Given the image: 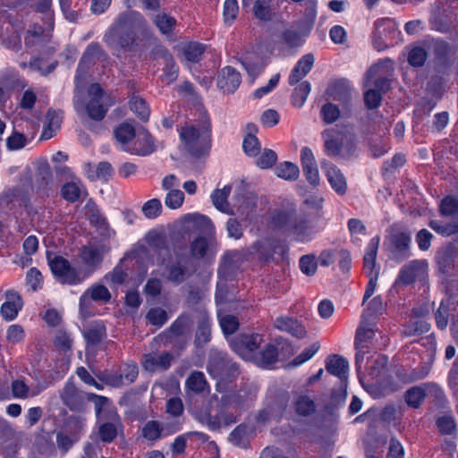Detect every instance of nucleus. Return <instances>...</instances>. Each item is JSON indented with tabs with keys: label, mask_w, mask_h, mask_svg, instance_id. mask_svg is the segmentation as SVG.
<instances>
[{
	"label": "nucleus",
	"mask_w": 458,
	"mask_h": 458,
	"mask_svg": "<svg viewBox=\"0 0 458 458\" xmlns=\"http://www.w3.org/2000/svg\"><path fill=\"white\" fill-rule=\"evenodd\" d=\"M147 30L148 22L140 13L126 11L114 18L103 40L115 52H129L137 47V32Z\"/></svg>",
	"instance_id": "nucleus-1"
},
{
	"label": "nucleus",
	"mask_w": 458,
	"mask_h": 458,
	"mask_svg": "<svg viewBox=\"0 0 458 458\" xmlns=\"http://www.w3.org/2000/svg\"><path fill=\"white\" fill-rule=\"evenodd\" d=\"M276 227L283 229L289 236L299 242L312 241L317 232L309 225L304 214H299L296 209L280 210L272 217Z\"/></svg>",
	"instance_id": "nucleus-2"
},
{
	"label": "nucleus",
	"mask_w": 458,
	"mask_h": 458,
	"mask_svg": "<svg viewBox=\"0 0 458 458\" xmlns=\"http://www.w3.org/2000/svg\"><path fill=\"white\" fill-rule=\"evenodd\" d=\"M211 127L208 114H200L199 125H186L181 129L180 139L185 149L192 156L199 157L210 148Z\"/></svg>",
	"instance_id": "nucleus-3"
},
{
	"label": "nucleus",
	"mask_w": 458,
	"mask_h": 458,
	"mask_svg": "<svg viewBox=\"0 0 458 458\" xmlns=\"http://www.w3.org/2000/svg\"><path fill=\"white\" fill-rule=\"evenodd\" d=\"M149 250L145 246H140L135 250V256L142 259L148 257V265L164 266L171 259L169 243L164 233L151 232L146 236Z\"/></svg>",
	"instance_id": "nucleus-4"
},
{
	"label": "nucleus",
	"mask_w": 458,
	"mask_h": 458,
	"mask_svg": "<svg viewBox=\"0 0 458 458\" xmlns=\"http://www.w3.org/2000/svg\"><path fill=\"white\" fill-rule=\"evenodd\" d=\"M325 151L330 157H349L353 155L352 142L336 129H327L323 132Z\"/></svg>",
	"instance_id": "nucleus-5"
},
{
	"label": "nucleus",
	"mask_w": 458,
	"mask_h": 458,
	"mask_svg": "<svg viewBox=\"0 0 458 458\" xmlns=\"http://www.w3.org/2000/svg\"><path fill=\"white\" fill-rule=\"evenodd\" d=\"M375 29L373 46L377 51L394 46L401 35L397 23L390 18H382L376 21Z\"/></svg>",
	"instance_id": "nucleus-6"
},
{
	"label": "nucleus",
	"mask_w": 458,
	"mask_h": 458,
	"mask_svg": "<svg viewBox=\"0 0 458 458\" xmlns=\"http://www.w3.org/2000/svg\"><path fill=\"white\" fill-rule=\"evenodd\" d=\"M392 71L393 63L390 59L378 61L367 72L365 86L373 84L372 89H376L381 94L386 92L390 88V81L387 77Z\"/></svg>",
	"instance_id": "nucleus-7"
},
{
	"label": "nucleus",
	"mask_w": 458,
	"mask_h": 458,
	"mask_svg": "<svg viewBox=\"0 0 458 458\" xmlns=\"http://www.w3.org/2000/svg\"><path fill=\"white\" fill-rule=\"evenodd\" d=\"M240 254L236 251L226 252L220 262L218 267L219 282L217 283L216 292V302H222L225 299V290L224 289L225 282L230 279L239 267Z\"/></svg>",
	"instance_id": "nucleus-8"
},
{
	"label": "nucleus",
	"mask_w": 458,
	"mask_h": 458,
	"mask_svg": "<svg viewBox=\"0 0 458 458\" xmlns=\"http://www.w3.org/2000/svg\"><path fill=\"white\" fill-rule=\"evenodd\" d=\"M48 264L53 275L61 284L76 285L85 279L77 268L72 267L70 262L61 256L49 259Z\"/></svg>",
	"instance_id": "nucleus-9"
},
{
	"label": "nucleus",
	"mask_w": 458,
	"mask_h": 458,
	"mask_svg": "<svg viewBox=\"0 0 458 458\" xmlns=\"http://www.w3.org/2000/svg\"><path fill=\"white\" fill-rule=\"evenodd\" d=\"M264 342L259 334L244 335L230 340L231 349L244 360H252L260 344Z\"/></svg>",
	"instance_id": "nucleus-10"
},
{
	"label": "nucleus",
	"mask_w": 458,
	"mask_h": 458,
	"mask_svg": "<svg viewBox=\"0 0 458 458\" xmlns=\"http://www.w3.org/2000/svg\"><path fill=\"white\" fill-rule=\"evenodd\" d=\"M249 402V396L244 392H231L221 398V416L223 427H228L237 421V415L227 411V409H242Z\"/></svg>",
	"instance_id": "nucleus-11"
},
{
	"label": "nucleus",
	"mask_w": 458,
	"mask_h": 458,
	"mask_svg": "<svg viewBox=\"0 0 458 458\" xmlns=\"http://www.w3.org/2000/svg\"><path fill=\"white\" fill-rule=\"evenodd\" d=\"M207 369L213 377H224L225 375L234 377L238 374L236 363L233 362L227 354L222 352H215L210 354Z\"/></svg>",
	"instance_id": "nucleus-12"
},
{
	"label": "nucleus",
	"mask_w": 458,
	"mask_h": 458,
	"mask_svg": "<svg viewBox=\"0 0 458 458\" xmlns=\"http://www.w3.org/2000/svg\"><path fill=\"white\" fill-rule=\"evenodd\" d=\"M104 54L101 47L98 43H90L84 51L76 70L75 85L76 89L86 79L87 73L98 60Z\"/></svg>",
	"instance_id": "nucleus-13"
},
{
	"label": "nucleus",
	"mask_w": 458,
	"mask_h": 458,
	"mask_svg": "<svg viewBox=\"0 0 458 458\" xmlns=\"http://www.w3.org/2000/svg\"><path fill=\"white\" fill-rule=\"evenodd\" d=\"M60 398L71 411L81 412L86 407L88 394L79 390L72 380H68L60 392Z\"/></svg>",
	"instance_id": "nucleus-14"
},
{
	"label": "nucleus",
	"mask_w": 458,
	"mask_h": 458,
	"mask_svg": "<svg viewBox=\"0 0 458 458\" xmlns=\"http://www.w3.org/2000/svg\"><path fill=\"white\" fill-rule=\"evenodd\" d=\"M427 268L428 263L426 260H411L402 267L395 284L403 285L411 284L416 280L424 278L427 274Z\"/></svg>",
	"instance_id": "nucleus-15"
},
{
	"label": "nucleus",
	"mask_w": 458,
	"mask_h": 458,
	"mask_svg": "<svg viewBox=\"0 0 458 458\" xmlns=\"http://www.w3.org/2000/svg\"><path fill=\"white\" fill-rule=\"evenodd\" d=\"M390 250L397 260H404L411 255V233L405 231L393 230L388 237Z\"/></svg>",
	"instance_id": "nucleus-16"
},
{
	"label": "nucleus",
	"mask_w": 458,
	"mask_h": 458,
	"mask_svg": "<svg viewBox=\"0 0 458 458\" xmlns=\"http://www.w3.org/2000/svg\"><path fill=\"white\" fill-rule=\"evenodd\" d=\"M107 250L108 248L105 243L92 242L82 247L80 256L83 264L93 271L101 265Z\"/></svg>",
	"instance_id": "nucleus-17"
},
{
	"label": "nucleus",
	"mask_w": 458,
	"mask_h": 458,
	"mask_svg": "<svg viewBox=\"0 0 458 458\" xmlns=\"http://www.w3.org/2000/svg\"><path fill=\"white\" fill-rule=\"evenodd\" d=\"M88 93L89 97L86 106L88 115L97 121L102 120L107 112V107L103 104V89L98 83H94L89 88Z\"/></svg>",
	"instance_id": "nucleus-18"
},
{
	"label": "nucleus",
	"mask_w": 458,
	"mask_h": 458,
	"mask_svg": "<svg viewBox=\"0 0 458 458\" xmlns=\"http://www.w3.org/2000/svg\"><path fill=\"white\" fill-rule=\"evenodd\" d=\"M111 300L109 290L103 284H95L88 288L80 298V310L83 315L89 313V308L90 302L106 303Z\"/></svg>",
	"instance_id": "nucleus-19"
},
{
	"label": "nucleus",
	"mask_w": 458,
	"mask_h": 458,
	"mask_svg": "<svg viewBox=\"0 0 458 458\" xmlns=\"http://www.w3.org/2000/svg\"><path fill=\"white\" fill-rule=\"evenodd\" d=\"M155 140L143 127L137 131V136L132 140L131 148H126V152L136 156H148L156 150Z\"/></svg>",
	"instance_id": "nucleus-20"
},
{
	"label": "nucleus",
	"mask_w": 458,
	"mask_h": 458,
	"mask_svg": "<svg viewBox=\"0 0 458 458\" xmlns=\"http://www.w3.org/2000/svg\"><path fill=\"white\" fill-rule=\"evenodd\" d=\"M217 250V242L213 237L199 236L190 244L191 255L197 259L214 258Z\"/></svg>",
	"instance_id": "nucleus-21"
},
{
	"label": "nucleus",
	"mask_w": 458,
	"mask_h": 458,
	"mask_svg": "<svg viewBox=\"0 0 458 458\" xmlns=\"http://www.w3.org/2000/svg\"><path fill=\"white\" fill-rule=\"evenodd\" d=\"M301 163L303 174L308 182L317 187L320 183L318 164L312 150L309 147H303L301 150Z\"/></svg>",
	"instance_id": "nucleus-22"
},
{
	"label": "nucleus",
	"mask_w": 458,
	"mask_h": 458,
	"mask_svg": "<svg viewBox=\"0 0 458 458\" xmlns=\"http://www.w3.org/2000/svg\"><path fill=\"white\" fill-rule=\"evenodd\" d=\"M428 393H435L438 395L441 390L435 383H424L408 389L404 399L409 406L417 409L421 405Z\"/></svg>",
	"instance_id": "nucleus-23"
},
{
	"label": "nucleus",
	"mask_w": 458,
	"mask_h": 458,
	"mask_svg": "<svg viewBox=\"0 0 458 458\" xmlns=\"http://www.w3.org/2000/svg\"><path fill=\"white\" fill-rule=\"evenodd\" d=\"M321 168L332 189L339 195L345 194L347 191V182L341 170L327 160L321 161Z\"/></svg>",
	"instance_id": "nucleus-24"
},
{
	"label": "nucleus",
	"mask_w": 458,
	"mask_h": 458,
	"mask_svg": "<svg viewBox=\"0 0 458 458\" xmlns=\"http://www.w3.org/2000/svg\"><path fill=\"white\" fill-rule=\"evenodd\" d=\"M175 257V260H172L171 258L163 267H165L167 271V280L178 285L186 280V278L190 276V273L184 259L179 256L176 250Z\"/></svg>",
	"instance_id": "nucleus-25"
},
{
	"label": "nucleus",
	"mask_w": 458,
	"mask_h": 458,
	"mask_svg": "<svg viewBox=\"0 0 458 458\" xmlns=\"http://www.w3.org/2000/svg\"><path fill=\"white\" fill-rule=\"evenodd\" d=\"M194 318L198 324L194 343L197 347H203L211 339L210 318L205 310H199L195 312Z\"/></svg>",
	"instance_id": "nucleus-26"
},
{
	"label": "nucleus",
	"mask_w": 458,
	"mask_h": 458,
	"mask_svg": "<svg viewBox=\"0 0 458 458\" xmlns=\"http://www.w3.org/2000/svg\"><path fill=\"white\" fill-rule=\"evenodd\" d=\"M47 385L37 383L28 385L23 379L13 380L11 384L13 396L18 399H30L39 395L46 388Z\"/></svg>",
	"instance_id": "nucleus-27"
},
{
	"label": "nucleus",
	"mask_w": 458,
	"mask_h": 458,
	"mask_svg": "<svg viewBox=\"0 0 458 458\" xmlns=\"http://www.w3.org/2000/svg\"><path fill=\"white\" fill-rule=\"evenodd\" d=\"M172 359L173 357L169 352L160 354L151 352L143 356L141 363L145 370L154 372L167 369L171 365Z\"/></svg>",
	"instance_id": "nucleus-28"
},
{
	"label": "nucleus",
	"mask_w": 458,
	"mask_h": 458,
	"mask_svg": "<svg viewBox=\"0 0 458 458\" xmlns=\"http://www.w3.org/2000/svg\"><path fill=\"white\" fill-rule=\"evenodd\" d=\"M380 242V237L378 235L374 236L370 239L366 251L363 257L364 261V271L368 277H370L372 275L379 276V267H376V259L377 254V250Z\"/></svg>",
	"instance_id": "nucleus-29"
},
{
	"label": "nucleus",
	"mask_w": 458,
	"mask_h": 458,
	"mask_svg": "<svg viewBox=\"0 0 458 458\" xmlns=\"http://www.w3.org/2000/svg\"><path fill=\"white\" fill-rule=\"evenodd\" d=\"M242 77L239 72L231 66L222 69L218 80L217 86L225 92H234L241 84Z\"/></svg>",
	"instance_id": "nucleus-30"
},
{
	"label": "nucleus",
	"mask_w": 458,
	"mask_h": 458,
	"mask_svg": "<svg viewBox=\"0 0 458 458\" xmlns=\"http://www.w3.org/2000/svg\"><path fill=\"white\" fill-rule=\"evenodd\" d=\"M22 308L21 296L14 291L6 292V300L2 304L0 314L6 321L13 320Z\"/></svg>",
	"instance_id": "nucleus-31"
},
{
	"label": "nucleus",
	"mask_w": 458,
	"mask_h": 458,
	"mask_svg": "<svg viewBox=\"0 0 458 458\" xmlns=\"http://www.w3.org/2000/svg\"><path fill=\"white\" fill-rule=\"evenodd\" d=\"M314 55L307 54L303 55L294 65L289 75V84L293 86L302 80L311 70L314 64Z\"/></svg>",
	"instance_id": "nucleus-32"
},
{
	"label": "nucleus",
	"mask_w": 458,
	"mask_h": 458,
	"mask_svg": "<svg viewBox=\"0 0 458 458\" xmlns=\"http://www.w3.org/2000/svg\"><path fill=\"white\" fill-rule=\"evenodd\" d=\"M99 426L98 434L103 442L110 443L117 436V427L120 424V419L115 411H111V416Z\"/></svg>",
	"instance_id": "nucleus-33"
},
{
	"label": "nucleus",
	"mask_w": 458,
	"mask_h": 458,
	"mask_svg": "<svg viewBox=\"0 0 458 458\" xmlns=\"http://www.w3.org/2000/svg\"><path fill=\"white\" fill-rule=\"evenodd\" d=\"M375 326L367 321L366 314L361 315V321L360 327L357 328L355 335V348H367V343H369L375 335Z\"/></svg>",
	"instance_id": "nucleus-34"
},
{
	"label": "nucleus",
	"mask_w": 458,
	"mask_h": 458,
	"mask_svg": "<svg viewBox=\"0 0 458 458\" xmlns=\"http://www.w3.org/2000/svg\"><path fill=\"white\" fill-rule=\"evenodd\" d=\"M275 327L284 332H287L293 336L301 339L306 336L304 327L297 320L289 317H279L275 320Z\"/></svg>",
	"instance_id": "nucleus-35"
},
{
	"label": "nucleus",
	"mask_w": 458,
	"mask_h": 458,
	"mask_svg": "<svg viewBox=\"0 0 458 458\" xmlns=\"http://www.w3.org/2000/svg\"><path fill=\"white\" fill-rule=\"evenodd\" d=\"M326 369L329 374L344 380L348 377L349 362L342 356L331 355L326 360Z\"/></svg>",
	"instance_id": "nucleus-36"
},
{
	"label": "nucleus",
	"mask_w": 458,
	"mask_h": 458,
	"mask_svg": "<svg viewBox=\"0 0 458 458\" xmlns=\"http://www.w3.org/2000/svg\"><path fill=\"white\" fill-rule=\"evenodd\" d=\"M63 121V114L60 111L48 110L43 125L41 139L49 140L53 138L60 129Z\"/></svg>",
	"instance_id": "nucleus-37"
},
{
	"label": "nucleus",
	"mask_w": 458,
	"mask_h": 458,
	"mask_svg": "<svg viewBox=\"0 0 458 458\" xmlns=\"http://www.w3.org/2000/svg\"><path fill=\"white\" fill-rule=\"evenodd\" d=\"M114 134L121 149L126 152V148H131L132 140L136 138L137 131L132 124L123 123L114 129Z\"/></svg>",
	"instance_id": "nucleus-38"
},
{
	"label": "nucleus",
	"mask_w": 458,
	"mask_h": 458,
	"mask_svg": "<svg viewBox=\"0 0 458 458\" xmlns=\"http://www.w3.org/2000/svg\"><path fill=\"white\" fill-rule=\"evenodd\" d=\"M267 245H273V238H266L256 242L250 247V253L256 257L260 262L268 263L273 261V251L272 248H268Z\"/></svg>",
	"instance_id": "nucleus-39"
},
{
	"label": "nucleus",
	"mask_w": 458,
	"mask_h": 458,
	"mask_svg": "<svg viewBox=\"0 0 458 458\" xmlns=\"http://www.w3.org/2000/svg\"><path fill=\"white\" fill-rule=\"evenodd\" d=\"M231 190L230 185H225L222 189L213 191L210 196L215 208L225 214H233V210L227 200L231 193Z\"/></svg>",
	"instance_id": "nucleus-40"
},
{
	"label": "nucleus",
	"mask_w": 458,
	"mask_h": 458,
	"mask_svg": "<svg viewBox=\"0 0 458 458\" xmlns=\"http://www.w3.org/2000/svg\"><path fill=\"white\" fill-rule=\"evenodd\" d=\"M277 349L274 344H267L254 356L252 361L259 367L268 369L277 361Z\"/></svg>",
	"instance_id": "nucleus-41"
},
{
	"label": "nucleus",
	"mask_w": 458,
	"mask_h": 458,
	"mask_svg": "<svg viewBox=\"0 0 458 458\" xmlns=\"http://www.w3.org/2000/svg\"><path fill=\"white\" fill-rule=\"evenodd\" d=\"M31 7L42 14V21L49 30L54 29L55 15L52 9V0H32Z\"/></svg>",
	"instance_id": "nucleus-42"
},
{
	"label": "nucleus",
	"mask_w": 458,
	"mask_h": 458,
	"mask_svg": "<svg viewBox=\"0 0 458 458\" xmlns=\"http://www.w3.org/2000/svg\"><path fill=\"white\" fill-rule=\"evenodd\" d=\"M91 168L92 166L90 164H87L85 165V173L87 177L91 181L98 179L106 182L113 176L114 174V169L111 164L106 161L100 162L95 171H91Z\"/></svg>",
	"instance_id": "nucleus-43"
},
{
	"label": "nucleus",
	"mask_w": 458,
	"mask_h": 458,
	"mask_svg": "<svg viewBox=\"0 0 458 458\" xmlns=\"http://www.w3.org/2000/svg\"><path fill=\"white\" fill-rule=\"evenodd\" d=\"M88 401L94 402L96 415L98 420H106L111 416V411H114L110 407V400L105 396L89 394H88Z\"/></svg>",
	"instance_id": "nucleus-44"
},
{
	"label": "nucleus",
	"mask_w": 458,
	"mask_h": 458,
	"mask_svg": "<svg viewBox=\"0 0 458 458\" xmlns=\"http://www.w3.org/2000/svg\"><path fill=\"white\" fill-rule=\"evenodd\" d=\"M234 200L242 210L253 208L257 204V195L247 191L244 186H239L235 191Z\"/></svg>",
	"instance_id": "nucleus-45"
},
{
	"label": "nucleus",
	"mask_w": 458,
	"mask_h": 458,
	"mask_svg": "<svg viewBox=\"0 0 458 458\" xmlns=\"http://www.w3.org/2000/svg\"><path fill=\"white\" fill-rule=\"evenodd\" d=\"M195 312L193 314L183 313L180 315L169 327L168 332L172 335L180 336L189 329L193 323Z\"/></svg>",
	"instance_id": "nucleus-46"
},
{
	"label": "nucleus",
	"mask_w": 458,
	"mask_h": 458,
	"mask_svg": "<svg viewBox=\"0 0 458 458\" xmlns=\"http://www.w3.org/2000/svg\"><path fill=\"white\" fill-rule=\"evenodd\" d=\"M208 382L201 371H193L185 381V388L196 394L203 393L208 388Z\"/></svg>",
	"instance_id": "nucleus-47"
},
{
	"label": "nucleus",
	"mask_w": 458,
	"mask_h": 458,
	"mask_svg": "<svg viewBox=\"0 0 458 458\" xmlns=\"http://www.w3.org/2000/svg\"><path fill=\"white\" fill-rule=\"evenodd\" d=\"M84 191L85 189L80 181L66 182L61 188L62 197L72 203L79 200Z\"/></svg>",
	"instance_id": "nucleus-48"
},
{
	"label": "nucleus",
	"mask_w": 458,
	"mask_h": 458,
	"mask_svg": "<svg viewBox=\"0 0 458 458\" xmlns=\"http://www.w3.org/2000/svg\"><path fill=\"white\" fill-rule=\"evenodd\" d=\"M83 335L88 344H97L105 337L106 327L102 322L96 321L83 331Z\"/></svg>",
	"instance_id": "nucleus-49"
},
{
	"label": "nucleus",
	"mask_w": 458,
	"mask_h": 458,
	"mask_svg": "<svg viewBox=\"0 0 458 458\" xmlns=\"http://www.w3.org/2000/svg\"><path fill=\"white\" fill-rule=\"evenodd\" d=\"M276 174L284 180L293 182L299 178L300 169L294 163L285 161L276 168Z\"/></svg>",
	"instance_id": "nucleus-50"
},
{
	"label": "nucleus",
	"mask_w": 458,
	"mask_h": 458,
	"mask_svg": "<svg viewBox=\"0 0 458 458\" xmlns=\"http://www.w3.org/2000/svg\"><path fill=\"white\" fill-rule=\"evenodd\" d=\"M154 24L163 35L170 36L172 35L177 21L175 18L167 13H158L154 19Z\"/></svg>",
	"instance_id": "nucleus-51"
},
{
	"label": "nucleus",
	"mask_w": 458,
	"mask_h": 458,
	"mask_svg": "<svg viewBox=\"0 0 458 458\" xmlns=\"http://www.w3.org/2000/svg\"><path fill=\"white\" fill-rule=\"evenodd\" d=\"M139 374L138 366L135 362L130 361L123 365L116 386L123 384H131L135 381Z\"/></svg>",
	"instance_id": "nucleus-52"
},
{
	"label": "nucleus",
	"mask_w": 458,
	"mask_h": 458,
	"mask_svg": "<svg viewBox=\"0 0 458 458\" xmlns=\"http://www.w3.org/2000/svg\"><path fill=\"white\" fill-rule=\"evenodd\" d=\"M131 110L143 122L149 118L150 110L146 101L137 95H133L129 101Z\"/></svg>",
	"instance_id": "nucleus-53"
},
{
	"label": "nucleus",
	"mask_w": 458,
	"mask_h": 458,
	"mask_svg": "<svg viewBox=\"0 0 458 458\" xmlns=\"http://www.w3.org/2000/svg\"><path fill=\"white\" fill-rule=\"evenodd\" d=\"M255 17L262 21H270L273 15L269 0H256L253 5Z\"/></svg>",
	"instance_id": "nucleus-54"
},
{
	"label": "nucleus",
	"mask_w": 458,
	"mask_h": 458,
	"mask_svg": "<svg viewBox=\"0 0 458 458\" xmlns=\"http://www.w3.org/2000/svg\"><path fill=\"white\" fill-rule=\"evenodd\" d=\"M325 199L321 194L311 193L304 197L302 200V206L311 213L319 215L323 208Z\"/></svg>",
	"instance_id": "nucleus-55"
},
{
	"label": "nucleus",
	"mask_w": 458,
	"mask_h": 458,
	"mask_svg": "<svg viewBox=\"0 0 458 458\" xmlns=\"http://www.w3.org/2000/svg\"><path fill=\"white\" fill-rule=\"evenodd\" d=\"M310 89V83L307 81L296 87L292 94V103L293 106L297 107L302 106L308 98Z\"/></svg>",
	"instance_id": "nucleus-56"
},
{
	"label": "nucleus",
	"mask_w": 458,
	"mask_h": 458,
	"mask_svg": "<svg viewBox=\"0 0 458 458\" xmlns=\"http://www.w3.org/2000/svg\"><path fill=\"white\" fill-rule=\"evenodd\" d=\"M30 141L23 133L14 130L6 139V148L9 151H17L26 147Z\"/></svg>",
	"instance_id": "nucleus-57"
},
{
	"label": "nucleus",
	"mask_w": 458,
	"mask_h": 458,
	"mask_svg": "<svg viewBox=\"0 0 458 458\" xmlns=\"http://www.w3.org/2000/svg\"><path fill=\"white\" fill-rule=\"evenodd\" d=\"M229 442L239 447H246L248 443V430L244 424L238 425L229 435Z\"/></svg>",
	"instance_id": "nucleus-58"
},
{
	"label": "nucleus",
	"mask_w": 458,
	"mask_h": 458,
	"mask_svg": "<svg viewBox=\"0 0 458 458\" xmlns=\"http://www.w3.org/2000/svg\"><path fill=\"white\" fill-rule=\"evenodd\" d=\"M162 210V203L156 198L146 201L141 208L144 216L148 219H156L161 215Z\"/></svg>",
	"instance_id": "nucleus-59"
},
{
	"label": "nucleus",
	"mask_w": 458,
	"mask_h": 458,
	"mask_svg": "<svg viewBox=\"0 0 458 458\" xmlns=\"http://www.w3.org/2000/svg\"><path fill=\"white\" fill-rule=\"evenodd\" d=\"M428 58L426 49L420 46H414L408 54V62L413 67L422 66Z\"/></svg>",
	"instance_id": "nucleus-60"
},
{
	"label": "nucleus",
	"mask_w": 458,
	"mask_h": 458,
	"mask_svg": "<svg viewBox=\"0 0 458 458\" xmlns=\"http://www.w3.org/2000/svg\"><path fill=\"white\" fill-rule=\"evenodd\" d=\"M204 52V46L199 43H190L183 47V55L189 63H197Z\"/></svg>",
	"instance_id": "nucleus-61"
},
{
	"label": "nucleus",
	"mask_w": 458,
	"mask_h": 458,
	"mask_svg": "<svg viewBox=\"0 0 458 458\" xmlns=\"http://www.w3.org/2000/svg\"><path fill=\"white\" fill-rule=\"evenodd\" d=\"M430 228L444 236H450L458 233V222L441 223L438 221H430Z\"/></svg>",
	"instance_id": "nucleus-62"
},
{
	"label": "nucleus",
	"mask_w": 458,
	"mask_h": 458,
	"mask_svg": "<svg viewBox=\"0 0 458 458\" xmlns=\"http://www.w3.org/2000/svg\"><path fill=\"white\" fill-rule=\"evenodd\" d=\"M295 410L298 414L308 416L312 414L316 410V405L313 400L309 396L301 395L295 403Z\"/></svg>",
	"instance_id": "nucleus-63"
},
{
	"label": "nucleus",
	"mask_w": 458,
	"mask_h": 458,
	"mask_svg": "<svg viewBox=\"0 0 458 458\" xmlns=\"http://www.w3.org/2000/svg\"><path fill=\"white\" fill-rule=\"evenodd\" d=\"M146 318L151 325L162 327L168 320V315L165 310L157 307L148 311Z\"/></svg>",
	"instance_id": "nucleus-64"
}]
</instances>
